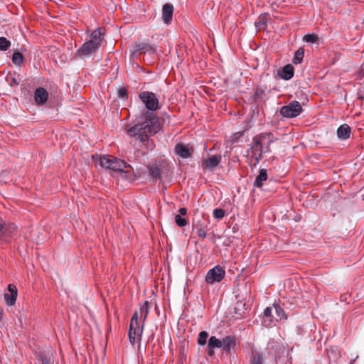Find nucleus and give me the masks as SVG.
I'll list each match as a JSON object with an SVG mask.
<instances>
[{
  "instance_id": "cd10ccee",
  "label": "nucleus",
  "mask_w": 364,
  "mask_h": 364,
  "mask_svg": "<svg viewBox=\"0 0 364 364\" xmlns=\"http://www.w3.org/2000/svg\"><path fill=\"white\" fill-rule=\"evenodd\" d=\"M144 323L142 322V323L141 325H139V321H133L131 319L130 321V324H129V328H138V339L139 341H141V336H142V334H143V331H144Z\"/></svg>"
},
{
  "instance_id": "a878e982",
  "label": "nucleus",
  "mask_w": 364,
  "mask_h": 364,
  "mask_svg": "<svg viewBox=\"0 0 364 364\" xmlns=\"http://www.w3.org/2000/svg\"><path fill=\"white\" fill-rule=\"evenodd\" d=\"M273 311L275 313V318H277V322L282 318L287 319V316L284 311V309L281 307V306L278 304H274L272 306Z\"/></svg>"
},
{
  "instance_id": "a19ab883",
  "label": "nucleus",
  "mask_w": 364,
  "mask_h": 364,
  "mask_svg": "<svg viewBox=\"0 0 364 364\" xmlns=\"http://www.w3.org/2000/svg\"><path fill=\"white\" fill-rule=\"evenodd\" d=\"M180 215H186L187 214V209L186 208H180L178 210Z\"/></svg>"
},
{
  "instance_id": "58836bf2",
  "label": "nucleus",
  "mask_w": 364,
  "mask_h": 364,
  "mask_svg": "<svg viewBox=\"0 0 364 364\" xmlns=\"http://www.w3.org/2000/svg\"><path fill=\"white\" fill-rule=\"evenodd\" d=\"M263 94H264V91L262 89L257 88L255 91L254 96H255V99L257 100V99H259L260 97H262Z\"/></svg>"
},
{
  "instance_id": "473e14b6",
  "label": "nucleus",
  "mask_w": 364,
  "mask_h": 364,
  "mask_svg": "<svg viewBox=\"0 0 364 364\" xmlns=\"http://www.w3.org/2000/svg\"><path fill=\"white\" fill-rule=\"evenodd\" d=\"M11 41L5 37H0V51H6L11 46Z\"/></svg>"
},
{
  "instance_id": "f3484780",
  "label": "nucleus",
  "mask_w": 364,
  "mask_h": 364,
  "mask_svg": "<svg viewBox=\"0 0 364 364\" xmlns=\"http://www.w3.org/2000/svg\"><path fill=\"white\" fill-rule=\"evenodd\" d=\"M149 176L153 181L161 179L162 169L157 163L149 164L147 166Z\"/></svg>"
},
{
  "instance_id": "a211bd4d",
  "label": "nucleus",
  "mask_w": 364,
  "mask_h": 364,
  "mask_svg": "<svg viewBox=\"0 0 364 364\" xmlns=\"http://www.w3.org/2000/svg\"><path fill=\"white\" fill-rule=\"evenodd\" d=\"M222 341L214 336L209 338L207 343V354L209 357H213L215 355V348H221Z\"/></svg>"
},
{
  "instance_id": "2f4dec72",
  "label": "nucleus",
  "mask_w": 364,
  "mask_h": 364,
  "mask_svg": "<svg viewBox=\"0 0 364 364\" xmlns=\"http://www.w3.org/2000/svg\"><path fill=\"white\" fill-rule=\"evenodd\" d=\"M208 337V333L207 331H200L198 334V340H197L198 344L201 346H205L206 343H208V342H207Z\"/></svg>"
},
{
  "instance_id": "37998d69",
  "label": "nucleus",
  "mask_w": 364,
  "mask_h": 364,
  "mask_svg": "<svg viewBox=\"0 0 364 364\" xmlns=\"http://www.w3.org/2000/svg\"><path fill=\"white\" fill-rule=\"evenodd\" d=\"M359 99L363 100L364 99V94L363 95H360L359 96Z\"/></svg>"
},
{
  "instance_id": "20e7f679",
  "label": "nucleus",
  "mask_w": 364,
  "mask_h": 364,
  "mask_svg": "<svg viewBox=\"0 0 364 364\" xmlns=\"http://www.w3.org/2000/svg\"><path fill=\"white\" fill-rule=\"evenodd\" d=\"M156 53V46L145 42L136 43L131 49V58L138 59L141 55H154Z\"/></svg>"
},
{
  "instance_id": "4468645a",
  "label": "nucleus",
  "mask_w": 364,
  "mask_h": 364,
  "mask_svg": "<svg viewBox=\"0 0 364 364\" xmlns=\"http://www.w3.org/2000/svg\"><path fill=\"white\" fill-rule=\"evenodd\" d=\"M252 154V158L255 159V165L262 159L264 154L263 146L260 144H257L256 136L252 138V146L250 151Z\"/></svg>"
},
{
  "instance_id": "7ed1b4c3",
  "label": "nucleus",
  "mask_w": 364,
  "mask_h": 364,
  "mask_svg": "<svg viewBox=\"0 0 364 364\" xmlns=\"http://www.w3.org/2000/svg\"><path fill=\"white\" fill-rule=\"evenodd\" d=\"M105 33L102 28H97L90 32L88 38L77 50L75 58L82 60L90 58L98 52L105 39Z\"/></svg>"
},
{
  "instance_id": "4c0bfd02",
  "label": "nucleus",
  "mask_w": 364,
  "mask_h": 364,
  "mask_svg": "<svg viewBox=\"0 0 364 364\" xmlns=\"http://www.w3.org/2000/svg\"><path fill=\"white\" fill-rule=\"evenodd\" d=\"M117 96L120 99L127 100L128 97V92L125 88L122 87L118 90Z\"/></svg>"
},
{
  "instance_id": "ddd939ff",
  "label": "nucleus",
  "mask_w": 364,
  "mask_h": 364,
  "mask_svg": "<svg viewBox=\"0 0 364 364\" xmlns=\"http://www.w3.org/2000/svg\"><path fill=\"white\" fill-rule=\"evenodd\" d=\"M273 311L272 306L265 308L262 321V326L265 327H271L276 325L277 321L275 316L273 314Z\"/></svg>"
},
{
  "instance_id": "2eb2a0df",
  "label": "nucleus",
  "mask_w": 364,
  "mask_h": 364,
  "mask_svg": "<svg viewBox=\"0 0 364 364\" xmlns=\"http://www.w3.org/2000/svg\"><path fill=\"white\" fill-rule=\"evenodd\" d=\"M174 8L173 6L170 3H166L162 6L161 11V20L166 25L171 23L173 20V14Z\"/></svg>"
},
{
  "instance_id": "4be33fe9",
  "label": "nucleus",
  "mask_w": 364,
  "mask_h": 364,
  "mask_svg": "<svg viewBox=\"0 0 364 364\" xmlns=\"http://www.w3.org/2000/svg\"><path fill=\"white\" fill-rule=\"evenodd\" d=\"M221 161V156L220 155H212L207 159H204L202 161V165L205 168L213 170L214 169L220 162Z\"/></svg>"
},
{
  "instance_id": "ea45409f",
  "label": "nucleus",
  "mask_w": 364,
  "mask_h": 364,
  "mask_svg": "<svg viewBox=\"0 0 364 364\" xmlns=\"http://www.w3.org/2000/svg\"><path fill=\"white\" fill-rule=\"evenodd\" d=\"M139 318H140V313H139V311H136L134 313V314H133V316H132V318H131V319H132V320H133V321H139Z\"/></svg>"
},
{
  "instance_id": "7c9ffc66",
  "label": "nucleus",
  "mask_w": 364,
  "mask_h": 364,
  "mask_svg": "<svg viewBox=\"0 0 364 364\" xmlns=\"http://www.w3.org/2000/svg\"><path fill=\"white\" fill-rule=\"evenodd\" d=\"M304 49L299 48L294 53V59H293V63L295 65L301 63L302 62L303 58H304Z\"/></svg>"
},
{
  "instance_id": "39448f33",
  "label": "nucleus",
  "mask_w": 364,
  "mask_h": 364,
  "mask_svg": "<svg viewBox=\"0 0 364 364\" xmlns=\"http://www.w3.org/2000/svg\"><path fill=\"white\" fill-rule=\"evenodd\" d=\"M139 97L149 112H155L160 109L156 94L149 91H142L139 94Z\"/></svg>"
},
{
  "instance_id": "c85d7f7f",
  "label": "nucleus",
  "mask_w": 364,
  "mask_h": 364,
  "mask_svg": "<svg viewBox=\"0 0 364 364\" xmlns=\"http://www.w3.org/2000/svg\"><path fill=\"white\" fill-rule=\"evenodd\" d=\"M140 313V318L142 320V322H145V320L146 319L149 310V301H146L143 305L141 306L139 309Z\"/></svg>"
},
{
  "instance_id": "bb28decb",
  "label": "nucleus",
  "mask_w": 364,
  "mask_h": 364,
  "mask_svg": "<svg viewBox=\"0 0 364 364\" xmlns=\"http://www.w3.org/2000/svg\"><path fill=\"white\" fill-rule=\"evenodd\" d=\"M12 62L18 67L21 66L24 63V57L20 51H16L12 55Z\"/></svg>"
},
{
  "instance_id": "423d86ee",
  "label": "nucleus",
  "mask_w": 364,
  "mask_h": 364,
  "mask_svg": "<svg viewBox=\"0 0 364 364\" xmlns=\"http://www.w3.org/2000/svg\"><path fill=\"white\" fill-rule=\"evenodd\" d=\"M303 112V108L299 102L293 100L287 105L280 108V114L286 118H295Z\"/></svg>"
},
{
  "instance_id": "5701e85b",
  "label": "nucleus",
  "mask_w": 364,
  "mask_h": 364,
  "mask_svg": "<svg viewBox=\"0 0 364 364\" xmlns=\"http://www.w3.org/2000/svg\"><path fill=\"white\" fill-rule=\"evenodd\" d=\"M351 129L347 124H341L336 132L337 136L341 140H346L350 138Z\"/></svg>"
},
{
  "instance_id": "f257e3e1",
  "label": "nucleus",
  "mask_w": 364,
  "mask_h": 364,
  "mask_svg": "<svg viewBox=\"0 0 364 364\" xmlns=\"http://www.w3.org/2000/svg\"><path fill=\"white\" fill-rule=\"evenodd\" d=\"M160 129V123L156 116L146 119L141 123L136 124L127 129V134L134 139L140 148L152 150L155 145L150 136Z\"/></svg>"
},
{
  "instance_id": "aec40b11",
  "label": "nucleus",
  "mask_w": 364,
  "mask_h": 364,
  "mask_svg": "<svg viewBox=\"0 0 364 364\" xmlns=\"http://www.w3.org/2000/svg\"><path fill=\"white\" fill-rule=\"evenodd\" d=\"M294 69L291 64H287L281 70H277V75L284 80H291L294 76Z\"/></svg>"
},
{
  "instance_id": "1a4fd4ad",
  "label": "nucleus",
  "mask_w": 364,
  "mask_h": 364,
  "mask_svg": "<svg viewBox=\"0 0 364 364\" xmlns=\"http://www.w3.org/2000/svg\"><path fill=\"white\" fill-rule=\"evenodd\" d=\"M17 226L14 223L6 224L4 220L0 218V241L7 242L12 237Z\"/></svg>"
},
{
  "instance_id": "a18cd8bd",
  "label": "nucleus",
  "mask_w": 364,
  "mask_h": 364,
  "mask_svg": "<svg viewBox=\"0 0 364 364\" xmlns=\"http://www.w3.org/2000/svg\"><path fill=\"white\" fill-rule=\"evenodd\" d=\"M1 320V311H0V321Z\"/></svg>"
},
{
  "instance_id": "f704fd0d",
  "label": "nucleus",
  "mask_w": 364,
  "mask_h": 364,
  "mask_svg": "<svg viewBox=\"0 0 364 364\" xmlns=\"http://www.w3.org/2000/svg\"><path fill=\"white\" fill-rule=\"evenodd\" d=\"M175 223L180 228L185 227L188 224L187 220L180 215H175Z\"/></svg>"
},
{
  "instance_id": "412c9836",
  "label": "nucleus",
  "mask_w": 364,
  "mask_h": 364,
  "mask_svg": "<svg viewBox=\"0 0 364 364\" xmlns=\"http://www.w3.org/2000/svg\"><path fill=\"white\" fill-rule=\"evenodd\" d=\"M222 348L223 351L225 353H230L232 349L236 346V340L233 336H227L223 338Z\"/></svg>"
},
{
  "instance_id": "72a5a7b5",
  "label": "nucleus",
  "mask_w": 364,
  "mask_h": 364,
  "mask_svg": "<svg viewBox=\"0 0 364 364\" xmlns=\"http://www.w3.org/2000/svg\"><path fill=\"white\" fill-rule=\"evenodd\" d=\"M138 336V328H129L128 336L129 341L132 344H134L136 342V337Z\"/></svg>"
},
{
  "instance_id": "c9c22d12",
  "label": "nucleus",
  "mask_w": 364,
  "mask_h": 364,
  "mask_svg": "<svg viewBox=\"0 0 364 364\" xmlns=\"http://www.w3.org/2000/svg\"><path fill=\"white\" fill-rule=\"evenodd\" d=\"M304 41L307 43H314L318 41V36L316 34H306L304 36Z\"/></svg>"
},
{
  "instance_id": "f8f14e48",
  "label": "nucleus",
  "mask_w": 364,
  "mask_h": 364,
  "mask_svg": "<svg viewBox=\"0 0 364 364\" xmlns=\"http://www.w3.org/2000/svg\"><path fill=\"white\" fill-rule=\"evenodd\" d=\"M48 92L43 87H38L35 90L33 98L37 106L44 105L48 99Z\"/></svg>"
},
{
  "instance_id": "393cba45",
  "label": "nucleus",
  "mask_w": 364,
  "mask_h": 364,
  "mask_svg": "<svg viewBox=\"0 0 364 364\" xmlns=\"http://www.w3.org/2000/svg\"><path fill=\"white\" fill-rule=\"evenodd\" d=\"M206 225L201 220L193 221V228L196 231V233L199 237L205 238L206 237Z\"/></svg>"
},
{
  "instance_id": "6ab92c4d",
  "label": "nucleus",
  "mask_w": 364,
  "mask_h": 364,
  "mask_svg": "<svg viewBox=\"0 0 364 364\" xmlns=\"http://www.w3.org/2000/svg\"><path fill=\"white\" fill-rule=\"evenodd\" d=\"M193 150L188 146L181 143H178L174 148V153L176 155L183 158L188 159L191 156Z\"/></svg>"
},
{
  "instance_id": "79ce46f5",
  "label": "nucleus",
  "mask_w": 364,
  "mask_h": 364,
  "mask_svg": "<svg viewBox=\"0 0 364 364\" xmlns=\"http://www.w3.org/2000/svg\"><path fill=\"white\" fill-rule=\"evenodd\" d=\"M12 82L16 85H18L20 83L19 80H18L16 77H12Z\"/></svg>"
},
{
  "instance_id": "c03bdc74",
  "label": "nucleus",
  "mask_w": 364,
  "mask_h": 364,
  "mask_svg": "<svg viewBox=\"0 0 364 364\" xmlns=\"http://www.w3.org/2000/svg\"><path fill=\"white\" fill-rule=\"evenodd\" d=\"M364 69V65H361V70H363Z\"/></svg>"
},
{
  "instance_id": "6e6552de",
  "label": "nucleus",
  "mask_w": 364,
  "mask_h": 364,
  "mask_svg": "<svg viewBox=\"0 0 364 364\" xmlns=\"http://www.w3.org/2000/svg\"><path fill=\"white\" fill-rule=\"evenodd\" d=\"M225 274V272L223 267L216 265L207 272L205 282L209 284L220 282L224 278Z\"/></svg>"
},
{
  "instance_id": "e433bc0d",
  "label": "nucleus",
  "mask_w": 364,
  "mask_h": 364,
  "mask_svg": "<svg viewBox=\"0 0 364 364\" xmlns=\"http://www.w3.org/2000/svg\"><path fill=\"white\" fill-rule=\"evenodd\" d=\"M225 215V211L222 208H216L213 210V216L218 220L223 218Z\"/></svg>"
},
{
  "instance_id": "f03ea898",
  "label": "nucleus",
  "mask_w": 364,
  "mask_h": 364,
  "mask_svg": "<svg viewBox=\"0 0 364 364\" xmlns=\"http://www.w3.org/2000/svg\"><path fill=\"white\" fill-rule=\"evenodd\" d=\"M96 163L103 168L124 174L128 179H131L132 176L138 178L141 174V167L136 163L127 164L125 161L111 155L100 156Z\"/></svg>"
},
{
  "instance_id": "0eeeda50",
  "label": "nucleus",
  "mask_w": 364,
  "mask_h": 364,
  "mask_svg": "<svg viewBox=\"0 0 364 364\" xmlns=\"http://www.w3.org/2000/svg\"><path fill=\"white\" fill-rule=\"evenodd\" d=\"M283 352L284 349L281 345L278 342L272 340L268 342L264 355H266L268 359L274 360L277 364V358L281 356Z\"/></svg>"
},
{
  "instance_id": "9d476101",
  "label": "nucleus",
  "mask_w": 364,
  "mask_h": 364,
  "mask_svg": "<svg viewBox=\"0 0 364 364\" xmlns=\"http://www.w3.org/2000/svg\"><path fill=\"white\" fill-rule=\"evenodd\" d=\"M249 364H276V362L272 359H268L266 355L257 349H252Z\"/></svg>"
},
{
  "instance_id": "9b49d317",
  "label": "nucleus",
  "mask_w": 364,
  "mask_h": 364,
  "mask_svg": "<svg viewBox=\"0 0 364 364\" xmlns=\"http://www.w3.org/2000/svg\"><path fill=\"white\" fill-rule=\"evenodd\" d=\"M257 144H260L263 146L264 153L271 151L270 145L274 141V135L272 132H263L256 135Z\"/></svg>"
},
{
  "instance_id": "c756f323",
  "label": "nucleus",
  "mask_w": 364,
  "mask_h": 364,
  "mask_svg": "<svg viewBox=\"0 0 364 364\" xmlns=\"http://www.w3.org/2000/svg\"><path fill=\"white\" fill-rule=\"evenodd\" d=\"M40 364H54L53 359L51 356L45 352H41L38 355Z\"/></svg>"
},
{
  "instance_id": "b1692460",
  "label": "nucleus",
  "mask_w": 364,
  "mask_h": 364,
  "mask_svg": "<svg viewBox=\"0 0 364 364\" xmlns=\"http://www.w3.org/2000/svg\"><path fill=\"white\" fill-rule=\"evenodd\" d=\"M267 171L265 168H260L259 171V174L256 176V178L254 181V187L257 188H261L264 182L267 180Z\"/></svg>"
},
{
  "instance_id": "dca6fc26",
  "label": "nucleus",
  "mask_w": 364,
  "mask_h": 364,
  "mask_svg": "<svg viewBox=\"0 0 364 364\" xmlns=\"http://www.w3.org/2000/svg\"><path fill=\"white\" fill-rule=\"evenodd\" d=\"M8 291L9 293L4 294V300L7 306H11L16 303L18 290L14 284H10L8 286Z\"/></svg>"
}]
</instances>
